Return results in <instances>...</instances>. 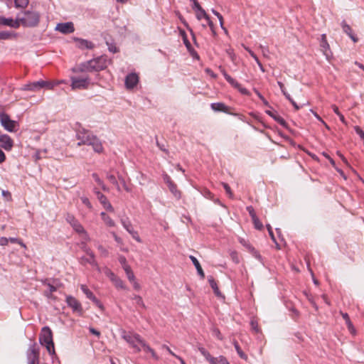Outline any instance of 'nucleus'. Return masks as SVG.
I'll use <instances>...</instances> for the list:
<instances>
[{
    "label": "nucleus",
    "instance_id": "nucleus-1",
    "mask_svg": "<svg viewBox=\"0 0 364 364\" xmlns=\"http://www.w3.org/2000/svg\"><path fill=\"white\" fill-rule=\"evenodd\" d=\"M18 27L21 24L25 27H35L40 21V14L34 11H26L23 13L22 16L20 14L16 18Z\"/></svg>",
    "mask_w": 364,
    "mask_h": 364
},
{
    "label": "nucleus",
    "instance_id": "nucleus-2",
    "mask_svg": "<svg viewBox=\"0 0 364 364\" xmlns=\"http://www.w3.org/2000/svg\"><path fill=\"white\" fill-rule=\"evenodd\" d=\"M39 343L45 346L50 355L55 354L54 343L53 341V333L48 326H44L41 329L39 335Z\"/></svg>",
    "mask_w": 364,
    "mask_h": 364
},
{
    "label": "nucleus",
    "instance_id": "nucleus-3",
    "mask_svg": "<svg viewBox=\"0 0 364 364\" xmlns=\"http://www.w3.org/2000/svg\"><path fill=\"white\" fill-rule=\"evenodd\" d=\"M72 90L87 89L91 83L90 77L73 75L70 77Z\"/></svg>",
    "mask_w": 364,
    "mask_h": 364
},
{
    "label": "nucleus",
    "instance_id": "nucleus-4",
    "mask_svg": "<svg viewBox=\"0 0 364 364\" xmlns=\"http://www.w3.org/2000/svg\"><path fill=\"white\" fill-rule=\"evenodd\" d=\"M40 349L35 342L31 343L26 351L28 364H39Z\"/></svg>",
    "mask_w": 364,
    "mask_h": 364
},
{
    "label": "nucleus",
    "instance_id": "nucleus-5",
    "mask_svg": "<svg viewBox=\"0 0 364 364\" xmlns=\"http://www.w3.org/2000/svg\"><path fill=\"white\" fill-rule=\"evenodd\" d=\"M75 75L90 77L91 75V60L75 65L71 69Z\"/></svg>",
    "mask_w": 364,
    "mask_h": 364
},
{
    "label": "nucleus",
    "instance_id": "nucleus-6",
    "mask_svg": "<svg viewBox=\"0 0 364 364\" xmlns=\"http://www.w3.org/2000/svg\"><path fill=\"white\" fill-rule=\"evenodd\" d=\"M0 122L1 126L8 132H16L18 127L16 121L11 119L10 117L4 112L0 114Z\"/></svg>",
    "mask_w": 364,
    "mask_h": 364
},
{
    "label": "nucleus",
    "instance_id": "nucleus-7",
    "mask_svg": "<svg viewBox=\"0 0 364 364\" xmlns=\"http://www.w3.org/2000/svg\"><path fill=\"white\" fill-rule=\"evenodd\" d=\"M122 337L131 346H133L136 343H139L140 346L143 341V338L139 334L134 333L132 332L123 331Z\"/></svg>",
    "mask_w": 364,
    "mask_h": 364
},
{
    "label": "nucleus",
    "instance_id": "nucleus-8",
    "mask_svg": "<svg viewBox=\"0 0 364 364\" xmlns=\"http://www.w3.org/2000/svg\"><path fill=\"white\" fill-rule=\"evenodd\" d=\"M95 194L96 195L97 199L99 200L100 203L104 209H105L108 212H114V208L107 199V198L100 191L97 190L94 191Z\"/></svg>",
    "mask_w": 364,
    "mask_h": 364
},
{
    "label": "nucleus",
    "instance_id": "nucleus-9",
    "mask_svg": "<svg viewBox=\"0 0 364 364\" xmlns=\"http://www.w3.org/2000/svg\"><path fill=\"white\" fill-rule=\"evenodd\" d=\"M107 57L101 55L96 58H92V72L104 70L107 65Z\"/></svg>",
    "mask_w": 364,
    "mask_h": 364
},
{
    "label": "nucleus",
    "instance_id": "nucleus-10",
    "mask_svg": "<svg viewBox=\"0 0 364 364\" xmlns=\"http://www.w3.org/2000/svg\"><path fill=\"white\" fill-rule=\"evenodd\" d=\"M121 223L124 228L132 235V237L138 242H141V240L138 232L134 230L131 222L128 218L121 219Z\"/></svg>",
    "mask_w": 364,
    "mask_h": 364
},
{
    "label": "nucleus",
    "instance_id": "nucleus-11",
    "mask_svg": "<svg viewBox=\"0 0 364 364\" xmlns=\"http://www.w3.org/2000/svg\"><path fill=\"white\" fill-rule=\"evenodd\" d=\"M76 136L77 139L79 140L77 145L80 146L81 144H91L90 134L88 130H85L84 129H82V130L79 129L77 132Z\"/></svg>",
    "mask_w": 364,
    "mask_h": 364
},
{
    "label": "nucleus",
    "instance_id": "nucleus-12",
    "mask_svg": "<svg viewBox=\"0 0 364 364\" xmlns=\"http://www.w3.org/2000/svg\"><path fill=\"white\" fill-rule=\"evenodd\" d=\"M66 302L69 307H70L73 311L75 313L81 314L82 312V309L80 303L73 296H68L66 297Z\"/></svg>",
    "mask_w": 364,
    "mask_h": 364
},
{
    "label": "nucleus",
    "instance_id": "nucleus-13",
    "mask_svg": "<svg viewBox=\"0 0 364 364\" xmlns=\"http://www.w3.org/2000/svg\"><path fill=\"white\" fill-rule=\"evenodd\" d=\"M55 31L63 34H69L75 31V28L72 22L59 23L55 27Z\"/></svg>",
    "mask_w": 364,
    "mask_h": 364
},
{
    "label": "nucleus",
    "instance_id": "nucleus-14",
    "mask_svg": "<svg viewBox=\"0 0 364 364\" xmlns=\"http://www.w3.org/2000/svg\"><path fill=\"white\" fill-rule=\"evenodd\" d=\"M139 82V76L135 73L128 74L125 77V86L127 89H133Z\"/></svg>",
    "mask_w": 364,
    "mask_h": 364
},
{
    "label": "nucleus",
    "instance_id": "nucleus-15",
    "mask_svg": "<svg viewBox=\"0 0 364 364\" xmlns=\"http://www.w3.org/2000/svg\"><path fill=\"white\" fill-rule=\"evenodd\" d=\"M320 47L323 55L327 59H329L331 55V51L330 50V46L327 41L326 34H322L321 36Z\"/></svg>",
    "mask_w": 364,
    "mask_h": 364
},
{
    "label": "nucleus",
    "instance_id": "nucleus-16",
    "mask_svg": "<svg viewBox=\"0 0 364 364\" xmlns=\"http://www.w3.org/2000/svg\"><path fill=\"white\" fill-rule=\"evenodd\" d=\"M14 146L11 138L7 134L0 135V146L6 151H10Z\"/></svg>",
    "mask_w": 364,
    "mask_h": 364
},
{
    "label": "nucleus",
    "instance_id": "nucleus-17",
    "mask_svg": "<svg viewBox=\"0 0 364 364\" xmlns=\"http://www.w3.org/2000/svg\"><path fill=\"white\" fill-rule=\"evenodd\" d=\"M108 277L112 282L117 289H126L127 287L124 282L112 272L109 271L107 274Z\"/></svg>",
    "mask_w": 364,
    "mask_h": 364
},
{
    "label": "nucleus",
    "instance_id": "nucleus-18",
    "mask_svg": "<svg viewBox=\"0 0 364 364\" xmlns=\"http://www.w3.org/2000/svg\"><path fill=\"white\" fill-rule=\"evenodd\" d=\"M65 220L68 223H69L74 230L78 232H83L84 229L82 226L78 223V221L75 218V217L71 214H67L65 217Z\"/></svg>",
    "mask_w": 364,
    "mask_h": 364
},
{
    "label": "nucleus",
    "instance_id": "nucleus-19",
    "mask_svg": "<svg viewBox=\"0 0 364 364\" xmlns=\"http://www.w3.org/2000/svg\"><path fill=\"white\" fill-rule=\"evenodd\" d=\"M0 26H6L14 28H18V23L11 18H4L0 16Z\"/></svg>",
    "mask_w": 364,
    "mask_h": 364
},
{
    "label": "nucleus",
    "instance_id": "nucleus-20",
    "mask_svg": "<svg viewBox=\"0 0 364 364\" xmlns=\"http://www.w3.org/2000/svg\"><path fill=\"white\" fill-rule=\"evenodd\" d=\"M104 39L110 53H116L119 52V48L117 47L114 41L110 36L106 35L105 36Z\"/></svg>",
    "mask_w": 364,
    "mask_h": 364
},
{
    "label": "nucleus",
    "instance_id": "nucleus-21",
    "mask_svg": "<svg viewBox=\"0 0 364 364\" xmlns=\"http://www.w3.org/2000/svg\"><path fill=\"white\" fill-rule=\"evenodd\" d=\"M265 113L273 118L277 122L283 127H286L287 122L276 111L266 110Z\"/></svg>",
    "mask_w": 364,
    "mask_h": 364
},
{
    "label": "nucleus",
    "instance_id": "nucleus-22",
    "mask_svg": "<svg viewBox=\"0 0 364 364\" xmlns=\"http://www.w3.org/2000/svg\"><path fill=\"white\" fill-rule=\"evenodd\" d=\"M211 109L215 112L229 113V107L223 102H213L210 104Z\"/></svg>",
    "mask_w": 364,
    "mask_h": 364
},
{
    "label": "nucleus",
    "instance_id": "nucleus-23",
    "mask_svg": "<svg viewBox=\"0 0 364 364\" xmlns=\"http://www.w3.org/2000/svg\"><path fill=\"white\" fill-rule=\"evenodd\" d=\"M189 258L191 260V262H193V265L195 266L196 270H197V272L198 274H199V276L202 278V279H204L205 278V274H204V272L198 262V260L197 259V258L193 255H190L189 256Z\"/></svg>",
    "mask_w": 364,
    "mask_h": 364
},
{
    "label": "nucleus",
    "instance_id": "nucleus-24",
    "mask_svg": "<svg viewBox=\"0 0 364 364\" xmlns=\"http://www.w3.org/2000/svg\"><path fill=\"white\" fill-rule=\"evenodd\" d=\"M92 150L98 154L103 151V146L101 141L94 136H92Z\"/></svg>",
    "mask_w": 364,
    "mask_h": 364
},
{
    "label": "nucleus",
    "instance_id": "nucleus-25",
    "mask_svg": "<svg viewBox=\"0 0 364 364\" xmlns=\"http://www.w3.org/2000/svg\"><path fill=\"white\" fill-rule=\"evenodd\" d=\"M141 346L143 348L145 352H147V353H150L151 355V357L155 360H159V355L156 353V352L154 351V350L151 348L146 343L144 340H143L141 344Z\"/></svg>",
    "mask_w": 364,
    "mask_h": 364
},
{
    "label": "nucleus",
    "instance_id": "nucleus-26",
    "mask_svg": "<svg viewBox=\"0 0 364 364\" xmlns=\"http://www.w3.org/2000/svg\"><path fill=\"white\" fill-rule=\"evenodd\" d=\"M341 316H342L343 318L346 321V324L347 325L348 331L352 334H355V329L352 322L350 321V317H349L348 314L347 313H343V312H341Z\"/></svg>",
    "mask_w": 364,
    "mask_h": 364
},
{
    "label": "nucleus",
    "instance_id": "nucleus-27",
    "mask_svg": "<svg viewBox=\"0 0 364 364\" xmlns=\"http://www.w3.org/2000/svg\"><path fill=\"white\" fill-rule=\"evenodd\" d=\"M73 40L77 42V46L80 49L91 48V43L87 40L79 38H74Z\"/></svg>",
    "mask_w": 364,
    "mask_h": 364
},
{
    "label": "nucleus",
    "instance_id": "nucleus-28",
    "mask_svg": "<svg viewBox=\"0 0 364 364\" xmlns=\"http://www.w3.org/2000/svg\"><path fill=\"white\" fill-rule=\"evenodd\" d=\"M208 281L210 284V286L211 287V288L213 289V291H214V294L219 296L221 295V293L219 290V288L218 287V284H217V282L214 279V278L212 277V276H210L208 277Z\"/></svg>",
    "mask_w": 364,
    "mask_h": 364
},
{
    "label": "nucleus",
    "instance_id": "nucleus-29",
    "mask_svg": "<svg viewBox=\"0 0 364 364\" xmlns=\"http://www.w3.org/2000/svg\"><path fill=\"white\" fill-rule=\"evenodd\" d=\"M219 68L225 79L229 84L231 85H237V81L232 77L230 75H228L224 68H223L221 66Z\"/></svg>",
    "mask_w": 364,
    "mask_h": 364
},
{
    "label": "nucleus",
    "instance_id": "nucleus-30",
    "mask_svg": "<svg viewBox=\"0 0 364 364\" xmlns=\"http://www.w3.org/2000/svg\"><path fill=\"white\" fill-rule=\"evenodd\" d=\"M168 187L170 192L173 195V196L176 199L178 200L181 198V193L180 191H178L177 189V186H176V184L174 183V182L172 183L171 184H170L169 186H168Z\"/></svg>",
    "mask_w": 364,
    "mask_h": 364
},
{
    "label": "nucleus",
    "instance_id": "nucleus-31",
    "mask_svg": "<svg viewBox=\"0 0 364 364\" xmlns=\"http://www.w3.org/2000/svg\"><path fill=\"white\" fill-rule=\"evenodd\" d=\"M232 343L234 345L235 349L237 351L239 357L240 358L246 360L247 359V355L242 351V350L241 349V348H240L239 343H237V341L234 340Z\"/></svg>",
    "mask_w": 364,
    "mask_h": 364
},
{
    "label": "nucleus",
    "instance_id": "nucleus-32",
    "mask_svg": "<svg viewBox=\"0 0 364 364\" xmlns=\"http://www.w3.org/2000/svg\"><path fill=\"white\" fill-rule=\"evenodd\" d=\"M100 215H101L102 220L105 222V223L107 226L114 227L115 225L114 220L109 215H107L105 212H102Z\"/></svg>",
    "mask_w": 364,
    "mask_h": 364
},
{
    "label": "nucleus",
    "instance_id": "nucleus-33",
    "mask_svg": "<svg viewBox=\"0 0 364 364\" xmlns=\"http://www.w3.org/2000/svg\"><path fill=\"white\" fill-rule=\"evenodd\" d=\"M44 284L48 287V290L45 291V296L48 298L52 297V293L57 290V288L50 283L44 282Z\"/></svg>",
    "mask_w": 364,
    "mask_h": 364
},
{
    "label": "nucleus",
    "instance_id": "nucleus-34",
    "mask_svg": "<svg viewBox=\"0 0 364 364\" xmlns=\"http://www.w3.org/2000/svg\"><path fill=\"white\" fill-rule=\"evenodd\" d=\"M343 31L348 36L353 34L351 27L346 23L345 20L341 22Z\"/></svg>",
    "mask_w": 364,
    "mask_h": 364
},
{
    "label": "nucleus",
    "instance_id": "nucleus-35",
    "mask_svg": "<svg viewBox=\"0 0 364 364\" xmlns=\"http://www.w3.org/2000/svg\"><path fill=\"white\" fill-rule=\"evenodd\" d=\"M92 178L105 191L109 192V188L104 184L103 181L96 174H92Z\"/></svg>",
    "mask_w": 364,
    "mask_h": 364
},
{
    "label": "nucleus",
    "instance_id": "nucleus-36",
    "mask_svg": "<svg viewBox=\"0 0 364 364\" xmlns=\"http://www.w3.org/2000/svg\"><path fill=\"white\" fill-rule=\"evenodd\" d=\"M92 306H96L101 313H103L105 311V307L103 304L98 300L96 297L92 296Z\"/></svg>",
    "mask_w": 364,
    "mask_h": 364
},
{
    "label": "nucleus",
    "instance_id": "nucleus-37",
    "mask_svg": "<svg viewBox=\"0 0 364 364\" xmlns=\"http://www.w3.org/2000/svg\"><path fill=\"white\" fill-rule=\"evenodd\" d=\"M196 16L198 20L200 21L202 18L205 20L208 19L210 16L206 14L205 11L202 8L200 10L196 11Z\"/></svg>",
    "mask_w": 364,
    "mask_h": 364
},
{
    "label": "nucleus",
    "instance_id": "nucleus-38",
    "mask_svg": "<svg viewBox=\"0 0 364 364\" xmlns=\"http://www.w3.org/2000/svg\"><path fill=\"white\" fill-rule=\"evenodd\" d=\"M332 109L334 113L339 117L341 122L343 124H346V119L344 116L342 114V113L339 111L338 107L336 105H333Z\"/></svg>",
    "mask_w": 364,
    "mask_h": 364
},
{
    "label": "nucleus",
    "instance_id": "nucleus-39",
    "mask_svg": "<svg viewBox=\"0 0 364 364\" xmlns=\"http://www.w3.org/2000/svg\"><path fill=\"white\" fill-rule=\"evenodd\" d=\"M21 90H28V91H33V92L38 91L37 90V87H36V82H30V83L24 85L23 86V87L21 88Z\"/></svg>",
    "mask_w": 364,
    "mask_h": 364
},
{
    "label": "nucleus",
    "instance_id": "nucleus-40",
    "mask_svg": "<svg viewBox=\"0 0 364 364\" xmlns=\"http://www.w3.org/2000/svg\"><path fill=\"white\" fill-rule=\"evenodd\" d=\"M198 349V351L201 353V355L205 358L207 361H208L213 357L205 348L199 346Z\"/></svg>",
    "mask_w": 364,
    "mask_h": 364
},
{
    "label": "nucleus",
    "instance_id": "nucleus-41",
    "mask_svg": "<svg viewBox=\"0 0 364 364\" xmlns=\"http://www.w3.org/2000/svg\"><path fill=\"white\" fill-rule=\"evenodd\" d=\"M124 270L126 275L127 277V279L129 280V282H132L135 279L134 274L133 271L132 270V268L130 266L126 267V268Z\"/></svg>",
    "mask_w": 364,
    "mask_h": 364
},
{
    "label": "nucleus",
    "instance_id": "nucleus-42",
    "mask_svg": "<svg viewBox=\"0 0 364 364\" xmlns=\"http://www.w3.org/2000/svg\"><path fill=\"white\" fill-rule=\"evenodd\" d=\"M233 87L236 88L238 90V91L242 94V95H247V96H249L250 95V91L246 89L245 87H243L241 86V85L237 82V85H232Z\"/></svg>",
    "mask_w": 364,
    "mask_h": 364
},
{
    "label": "nucleus",
    "instance_id": "nucleus-43",
    "mask_svg": "<svg viewBox=\"0 0 364 364\" xmlns=\"http://www.w3.org/2000/svg\"><path fill=\"white\" fill-rule=\"evenodd\" d=\"M15 6L16 8H26L28 3L29 0H14Z\"/></svg>",
    "mask_w": 364,
    "mask_h": 364
},
{
    "label": "nucleus",
    "instance_id": "nucleus-44",
    "mask_svg": "<svg viewBox=\"0 0 364 364\" xmlns=\"http://www.w3.org/2000/svg\"><path fill=\"white\" fill-rule=\"evenodd\" d=\"M132 299L135 301L137 306H141V308H145V305L142 300V298L139 295H134Z\"/></svg>",
    "mask_w": 364,
    "mask_h": 364
},
{
    "label": "nucleus",
    "instance_id": "nucleus-45",
    "mask_svg": "<svg viewBox=\"0 0 364 364\" xmlns=\"http://www.w3.org/2000/svg\"><path fill=\"white\" fill-rule=\"evenodd\" d=\"M213 336L216 337L218 340L222 341L223 337L218 328H213L212 329Z\"/></svg>",
    "mask_w": 364,
    "mask_h": 364
},
{
    "label": "nucleus",
    "instance_id": "nucleus-46",
    "mask_svg": "<svg viewBox=\"0 0 364 364\" xmlns=\"http://www.w3.org/2000/svg\"><path fill=\"white\" fill-rule=\"evenodd\" d=\"M255 225V228L257 230H262L263 228V225L262 222L259 220L257 217L252 219Z\"/></svg>",
    "mask_w": 364,
    "mask_h": 364
},
{
    "label": "nucleus",
    "instance_id": "nucleus-47",
    "mask_svg": "<svg viewBox=\"0 0 364 364\" xmlns=\"http://www.w3.org/2000/svg\"><path fill=\"white\" fill-rule=\"evenodd\" d=\"M12 36V33L9 31H0V40L9 39Z\"/></svg>",
    "mask_w": 364,
    "mask_h": 364
},
{
    "label": "nucleus",
    "instance_id": "nucleus-48",
    "mask_svg": "<svg viewBox=\"0 0 364 364\" xmlns=\"http://www.w3.org/2000/svg\"><path fill=\"white\" fill-rule=\"evenodd\" d=\"M119 262L121 264L123 269H124L126 267H129V265L127 264L126 257L123 255L119 257Z\"/></svg>",
    "mask_w": 364,
    "mask_h": 364
},
{
    "label": "nucleus",
    "instance_id": "nucleus-49",
    "mask_svg": "<svg viewBox=\"0 0 364 364\" xmlns=\"http://www.w3.org/2000/svg\"><path fill=\"white\" fill-rule=\"evenodd\" d=\"M44 83H45L44 87L51 90L54 87L55 85H58L60 83V82H53L50 81H44Z\"/></svg>",
    "mask_w": 364,
    "mask_h": 364
},
{
    "label": "nucleus",
    "instance_id": "nucleus-50",
    "mask_svg": "<svg viewBox=\"0 0 364 364\" xmlns=\"http://www.w3.org/2000/svg\"><path fill=\"white\" fill-rule=\"evenodd\" d=\"M267 228L269 235L271 237V239L272 240L273 242H274L277 244L276 238L274 237V232H273V230H272V228L271 225L269 224H267Z\"/></svg>",
    "mask_w": 364,
    "mask_h": 364
},
{
    "label": "nucleus",
    "instance_id": "nucleus-51",
    "mask_svg": "<svg viewBox=\"0 0 364 364\" xmlns=\"http://www.w3.org/2000/svg\"><path fill=\"white\" fill-rule=\"evenodd\" d=\"M250 55L255 60L256 63H257V65H259L260 70L262 71V72H264V69L261 63V62L259 61V60L258 59V58L257 57V55L255 54H254V53H250Z\"/></svg>",
    "mask_w": 364,
    "mask_h": 364
},
{
    "label": "nucleus",
    "instance_id": "nucleus-52",
    "mask_svg": "<svg viewBox=\"0 0 364 364\" xmlns=\"http://www.w3.org/2000/svg\"><path fill=\"white\" fill-rule=\"evenodd\" d=\"M190 1L193 3L192 8L196 11L202 9V7L200 6V5L199 4V3L197 0H190Z\"/></svg>",
    "mask_w": 364,
    "mask_h": 364
},
{
    "label": "nucleus",
    "instance_id": "nucleus-53",
    "mask_svg": "<svg viewBox=\"0 0 364 364\" xmlns=\"http://www.w3.org/2000/svg\"><path fill=\"white\" fill-rule=\"evenodd\" d=\"M247 210L248 211L252 219L257 217L255 210L252 206L250 205L247 207Z\"/></svg>",
    "mask_w": 364,
    "mask_h": 364
},
{
    "label": "nucleus",
    "instance_id": "nucleus-54",
    "mask_svg": "<svg viewBox=\"0 0 364 364\" xmlns=\"http://www.w3.org/2000/svg\"><path fill=\"white\" fill-rule=\"evenodd\" d=\"M163 179H164V181L167 184V186H169L170 184L173 183V181L171 180V177L167 173H164L163 175Z\"/></svg>",
    "mask_w": 364,
    "mask_h": 364
},
{
    "label": "nucleus",
    "instance_id": "nucleus-55",
    "mask_svg": "<svg viewBox=\"0 0 364 364\" xmlns=\"http://www.w3.org/2000/svg\"><path fill=\"white\" fill-rule=\"evenodd\" d=\"M223 186L224 189L225 190L226 193H227L230 197H232V191H231V188H230V187L229 186V185H228V183H223Z\"/></svg>",
    "mask_w": 364,
    "mask_h": 364
},
{
    "label": "nucleus",
    "instance_id": "nucleus-56",
    "mask_svg": "<svg viewBox=\"0 0 364 364\" xmlns=\"http://www.w3.org/2000/svg\"><path fill=\"white\" fill-rule=\"evenodd\" d=\"M8 239H9V241H10L12 243H18L22 247H26V245H24V243L21 240H19L18 238L9 237Z\"/></svg>",
    "mask_w": 364,
    "mask_h": 364
},
{
    "label": "nucleus",
    "instance_id": "nucleus-57",
    "mask_svg": "<svg viewBox=\"0 0 364 364\" xmlns=\"http://www.w3.org/2000/svg\"><path fill=\"white\" fill-rule=\"evenodd\" d=\"M81 289L82 291L87 295V298L91 297V292L90 291L89 289L84 284L81 285Z\"/></svg>",
    "mask_w": 364,
    "mask_h": 364
},
{
    "label": "nucleus",
    "instance_id": "nucleus-58",
    "mask_svg": "<svg viewBox=\"0 0 364 364\" xmlns=\"http://www.w3.org/2000/svg\"><path fill=\"white\" fill-rule=\"evenodd\" d=\"M250 325L252 326V328L255 331V332H258L259 331V328H258V323H257V321H255V320H252L251 322H250Z\"/></svg>",
    "mask_w": 364,
    "mask_h": 364
},
{
    "label": "nucleus",
    "instance_id": "nucleus-59",
    "mask_svg": "<svg viewBox=\"0 0 364 364\" xmlns=\"http://www.w3.org/2000/svg\"><path fill=\"white\" fill-rule=\"evenodd\" d=\"M208 362L210 364H219L220 363V356L219 357H212Z\"/></svg>",
    "mask_w": 364,
    "mask_h": 364
},
{
    "label": "nucleus",
    "instance_id": "nucleus-60",
    "mask_svg": "<svg viewBox=\"0 0 364 364\" xmlns=\"http://www.w3.org/2000/svg\"><path fill=\"white\" fill-rule=\"evenodd\" d=\"M205 73L209 75L213 78H216L217 75L210 69V68H205Z\"/></svg>",
    "mask_w": 364,
    "mask_h": 364
},
{
    "label": "nucleus",
    "instance_id": "nucleus-61",
    "mask_svg": "<svg viewBox=\"0 0 364 364\" xmlns=\"http://www.w3.org/2000/svg\"><path fill=\"white\" fill-rule=\"evenodd\" d=\"M37 90H41V88H43L45 86L44 80H38L36 81Z\"/></svg>",
    "mask_w": 364,
    "mask_h": 364
},
{
    "label": "nucleus",
    "instance_id": "nucleus-62",
    "mask_svg": "<svg viewBox=\"0 0 364 364\" xmlns=\"http://www.w3.org/2000/svg\"><path fill=\"white\" fill-rule=\"evenodd\" d=\"M161 348L165 349L170 355H173V357L176 356V354H175L168 346L164 344L161 346Z\"/></svg>",
    "mask_w": 364,
    "mask_h": 364
},
{
    "label": "nucleus",
    "instance_id": "nucleus-63",
    "mask_svg": "<svg viewBox=\"0 0 364 364\" xmlns=\"http://www.w3.org/2000/svg\"><path fill=\"white\" fill-rule=\"evenodd\" d=\"M9 242V239L5 237H0V245L5 246L7 245Z\"/></svg>",
    "mask_w": 364,
    "mask_h": 364
},
{
    "label": "nucleus",
    "instance_id": "nucleus-64",
    "mask_svg": "<svg viewBox=\"0 0 364 364\" xmlns=\"http://www.w3.org/2000/svg\"><path fill=\"white\" fill-rule=\"evenodd\" d=\"M220 364H230L228 359L223 355H220Z\"/></svg>",
    "mask_w": 364,
    "mask_h": 364
}]
</instances>
